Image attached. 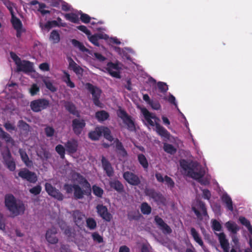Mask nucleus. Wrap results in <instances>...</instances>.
<instances>
[{
	"label": "nucleus",
	"instance_id": "28",
	"mask_svg": "<svg viewBox=\"0 0 252 252\" xmlns=\"http://www.w3.org/2000/svg\"><path fill=\"white\" fill-rule=\"evenodd\" d=\"M115 143L116 144V149L118 154L123 158L126 157L127 153L124 148L122 143L120 141L118 138L115 140Z\"/></svg>",
	"mask_w": 252,
	"mask_h": 252
},
{
	"label": "nucleus",
	"instance_id": "20",
	"mask_svg": "<svg viewBox=\"0 0 252 252\" xmlns=\"http://www.w3.org/2000/svg\"><path fill=\"white\" fill-rule=\"evenodd\" d=\"M64 147L68 154H73L77 151L78 142L75 139H71L64 144Z\"/></svg>",
	"mask_w": 252,
	"mask_h": 252
},
{
	"label": "nucleus",
	"instance_id": "7",
	"mask_svg": "<svg viewBox=\"0 0 252 252\" xmlns=\"http://www.w3.org/2000/svg\"><path fill=\"white\" fill-rule=\"evenodd\" d=\"M119 62L116 63L109 62L107 63L105 69L111 76L120 79L121 67L119 66Z\"/></svg>",
	"mask_w": 252,
	"mask_h": 252
},
{
	"label": "nucleus",
	"instance_id": "19",
	"mask_svg": "<svg viewBox=\"0 0 252 252\" xmlns=\"http://www.w3.org/2000/svg\"><path fill=\"white\" fill-rule=\"evenodd\" d=\"M57 233V229L54 227L47 230L45 235L46 240L50 244H56L58 242V238L56 235Z\"/></svg>",
	"mask_w": 252,
	"mask_h": 252
},
{
	"label": "nucleus",
	"instance_id": "39",
	"mask_svg": "<svg viewBox=\"0 0 252 252\" xmlns=\"http://www.w3.org/2000/svg\"><path fill=\"white\" fill-rule=\"evenodd\" d=\"M137 158L140 165L144 169H147L148 168L149 163L145 155L143 154H140L138 155Z\"/></svg>",
	"mask_w": 252,
	"mask_h": 252
},
{
	"label": "nucleus",
	"instance_id": "43",
	"mask_svg": "<svg viewBox=\"0 0 252 252\" xmlns=\"http://www.w3.org/2000/svg\"><path fill=\"white\" fill-rule=\"evenodd\" d=\"M63 73L64 76L63 77V81L66 83L67 86L70 88H74L75 87V84L71 81L69 74L65 71H64Z\"/></svg>",
	"mask_w": 252,
	"mask_h": 252
},
{
	"label": "nucleus",
	"instance_id": "22",
	"mask_svg": "<svg viewBox=\"0 0 252 252\" xmlns=\"http://www.w3.org/2000/svg\"><path fill=\"white\" fill-rule=\"evenodd\" d=\"M64 107L65 110L70 114L76 116L77 118L80 117V112L77 110L75 105L72 102L66 101L64 103Z\"/></svg>",
	"mask_w": 252,
	"mask_h": 252
},
{
	"label": "nucleus",
	"instance_id": "4",
	"mask_svg": "<svg viewBox=\"0 0 252 252\" xmlns=\"http://www.w3.org/2000/svg\"><path fill=\"white\" fill-rule=\"evenodd\" d=\"M117 115L122 120L124 124L126 126L128 130L129 131H135L136 130L134 121L125 110L119 109L117 111Z\"/></svg>",
	"mask_w": 252,
	"mask_h": 252
},
{
	"label": "nucleus",
	"instance_id": "44",
	"mask_svg": "<svg viewBox=\"0 0 252 252\" xmlns=\"http://www.w3.org/2000/svg\"><path fill=\"white\" fill-rule=\"evenodd\" d=\"M56 152L60 155L61 158L63 159L65 158L66 149L62 145L59 144L55 147Z\"/></svg>",
	"mask_w": 252,
	"mask_h": 252
},
{
	"label": "nucleus",
	"instance_id": "63",
	"mask_svg": "<svg viewBox=\"0 0 252 252\" xmlns=\"http://www.w3.org/2000/svg\"><path fill=\"white\" fill-rule=\"evenodd\" d=\"M77 29L78 30H80V31L83 32L84 33H85L87 35V36L88 35H91L90 31H89L85 26H84V25L78 26L77 27Z\"/></svg>",
	"mask_w": 252,
	"mask_h": 252
},
{
	"label": "nucleus",
	"instance_id": "14",
	"mask_svg": "<svg viewBox=\"0 0 252 252\" xmlns=\"http://www.w3.org/2000/svg\"><path fill=\"white\" fill-rule=\"evenodd\" d=\"M123 176L126 182L131 186H137L141 183L139 177L130 171L124 172Z\"/></svg>",
	"mask_w": 252,
	"mask_h": 252
},
{
	"label": "nucleus",
	"instance_id": "60",
	"mask_svg": "<svg viewBox=\"0 0 252 252\" xmlns=\"http://www.w3.org/2000/svg\"><path fill=\"white\" fill-rule=\"evenodd\" d=\"M164 181L166 182V183L168 187L170 188L171 189L174 187L175 183L171 178L166 175L164 177Z\"/></svg>",
	"mask_w": 252,
	"mask_h": 252
},
{
	"label": "nucleus",
	"instance_id": "13",
	"mask_svg": "<svg viewBox=\"0 0 252 252\" xmlns=\"http://www.w3.org/2000/svg\"><path fill=\"white\" fill-rule=\"evenodd\" d=\"M73 190V196L75 199H81L85 195L88 196L91 193V188H81L78 184H74Z\"/></svg>",
	"mask_w": 252,
	"mask_h": 252
},
{
	"label": "nucleus",
	"instance_id": "48",
	"mask_svg": "<svg viewBox=\"0 0 252 252\" xmlns=\"http://www.w3.org/2000/svg\"><path fill=\"white\" fill-rule=\"evenodd\" d=\"M163 149L165 152L170 154H173L176 152V149L172 145L167 143L164 144Z\"/></svg>",
	"mask_w": 252,
	"mask_h": 252
},
{
	"label": "nucleus",
	"instance_id": "17",
	"mask_svg": "<svg viewBox=\"0 0 252 252\" xmlns=\"http://www.w3.org/2000/svg\"><path fill=\"white\" fill-rule=\"evenodd\" d=\"M97 212L102 219L109 222L112 219V215L108 211L107 208L103 205H98L96 207Z\"/></svg>",
	"mask_w": 252,
	"mask_h": 252
},
{
	"label": "nucleus",
	"instance_id": "1",
	"mask_svg": "<svg viewBox=\"0 0 252 252\" xmlns=\"http://www.w3.org/2000/svg\"><path fill=\"white\" fill-rule=\"evenodd\" d=\"M180 164L182 168L187 171V176L197 181L201 184L206 185L202 178L205 174L204 169L197 162H189L185 159L181 160Z\"/></svg>",
	"mask_w": 252,
	"mask_h": 252
},
{
	"label": "nucleus",
	"instance_id": "11",
	"mask_svg": "<svg viewBox=\"0 0 252 252\" xmlns=\"http://www.w3.org/2000/svg\"><path fill=\"white\" fill-rule=\"evenodd\" d=\"M71 126L74 133L79 136L86 126V122L83 119H74L72 121Z\"/></svg>",
	"mask_w": 252,
	"mask_h": 252
},
{
	"label": "nucleus",
	"instance_id": "36",
	"mask_svg": "<svg viewBox=\"0 0 252 252\" xmlns=\"http://www.w3.org/2000/svg\"><path fill=\"white\" fill-rule=\"evenodd\" d=\"M49 39L53 44L58 43L60 41V35L57 30H53L50 34Z\"/></svg>",
	"mask_w": 252,
	"mask_h": 252
},
{
	"label": "nucleus",
	"instance_id": "54",
	"mask_svg": "<svg viewBox=\"0 0 252 252\" xmlns=\"http://www.w3.org/2000/svg\"><path fill=\"white\" fill-rule=\"evenodd\" d=\"M0 137L4 139L6 143H12L13 140L10 136V135L5 131H2V134L0 136Z\"/></svg>",
	"mask_w": 252,
	"mask_h": 252
},
{
	"label": "nucleus",
	"instance_id": "33",
	"mask_svg": "<svg viewBox=\"0 0 252 252\" xmlns=\"http://www.w3.org/2000/svg\"><path fill=\"white\" fill-rule=\"evenodd\" d=\"M190 234L191 236H192L194 240L201 247H203L204 246V243L203 242L201 239V238L200 237L198 233L196 230V229L192 227L190 229Z\"/></svg>",
	"mask_w": 252,
	"mask_h": 252
},
{
	"label": "nucleus",
	"instance_id": "29",
	"mask_svg": "<svg viewBox=\"0 0 252 252\" xmlns=\"http://www.w3.org/2000/svg\"><path fill=\"white\" fill-rule=\"evenodd\" d=\"M19 152L22 160L23 161L26 166L28 167H32L33 165L32 161L29 159V158L26 152L22 149H20Z\"/></svg>",
	"mask_w": 252,
	"mask_h": 252
},
{
	"label": "nucleus",
	"instance_id": "2",
	"mask_svg": "<svg viewBox=\"0 0 252 252\" xmlns=\"http://www.w3.org/2000/svg\"><path fill=\"white\" fill-rule=\"evenodd\" d=\"M5 205L9 212L14 216H17L24 213L25 207L22 202L17 201L11 194L5 196Z\"/></svg>",
	"mask_w": 252,
	"mask_h": 252
},
{
	"label": "nucleus",
	"instance_id": "62",
	"mask_svg": "<svg viewBox=\"0 0 252 252\" xmlns=\"http://www.w3.org/2000/svg\"><path fill=\"white\" fill-rule=\"evenodd\" d=\"M37 4H38L39 7L38 9V11H40L42 9H44V8L46 7V5L44 3H40L36 0H33L31 1V4L32 5H35Z\"/></svg>",
	"mask_w": 252,
	"mask_h": 252
},
{
	"label": "nucleus",
	"instance_id": "10",
	"mask_svg": "<svg viewBox=\"0 0 252 252\" xmlns=\"http://www.w3.org/2000/svg\"><path fill=\"white\" fill-rule=\"evenodd\" d=\"M45 189L49 195L58 200L62 201L64 199L63 194L59 189L53 187L50 183H46Z\"/></svg>",
	"mask_w": 252,
	"mask_h": 252
},
{
	"label": "nucleus",
	"instance_id": "50",
	"mask_svg": "<svg viewBox=\"0 0 252 252\" xmlns=\"http://www.w3.org/2000/svg\"><path fill=\"white\" fill-rule=\"evenodd\" d=\"M157 86L160 92L163 94L165 93L168 89L167 84L162 82H158Z\"/></svg>",
	"mask_w": 252,
	"mask_h": 252
},
{
	"label": "nucleus",
	"instance_id": "55",
	"mask_svg": "<svg viewBox=\"0 0 252 252\" xmlns=\"http://www.w3.org/2000/svg\"><path fill=\"white\" fill-rule=\"evenodd\" d=\"M39 91V88L37 86V85L36 84H33L32 85L30 89V93L32 96H34L37 94Z\"/></svg>",
	"mask_w": 252,
	"mask_h": 252
},
{
	"label": "nucleus",
	"instance_id": "41",
	"mask_svg": "<svg viewBox=\"0 0 252 252\" xmlns=\"http://www.w3.org/2000/svg\"><path fill=\"white\" fill-rule=\"evenodd\" d=\"M225 226L227 229L233 234H236L239 230V227L234 222L228 221L226 223Z\"/></svg>",
	"mask_w": 252,
	"mask_h": 252
},
{
	"label": "nucleus",
	"instance_id": "24",
	"mask_svg": "<svg viewBox=\"0 0 252 252\" xmlns=\"http://www.w3.org/2000/svg\"><path fill=\"white\" fill-rule=\"evenodd\" d=\"M101 163L107 176L109 177H112L114 174V170L110 162L104 156H102Z\"/></svg>",
	"mask_w": 252,
	"mask_h": 252
},
{
	"label": "nucleus",
	"instance_id": "21",
	"mask_svg": "<svg viewBox=\"0 0 252 252\" xmlns=\"http://www.w3.org/2000/svg\"><path fill=\"white\" fill-rule=\"evenodd\" d=\"M61 229L64 230V234L66 236L67 240L69 242H73L76 236L75 230L71 227L67 226L65 222L60 226Z\"/></svg>",
	"mask_w": 252,
	"mask_h": 252
},
{
	"label": "nucleus",
	"instance_id": "64",
	"mask_svg": "<svg viewBox=\"0 0 252 252\" xmlns=\"http://www.w3.org/2000/svg\"><path fill=\"white\" fill-rule=\"evenodd\" d=\"M60 252H73L69 248L68 245L62 244L60 249Z\"/></svg>",
	"mask_w": 252,
	"mask_h": 252
},
{
	"label": "nucleus",
	"instance_id": "46",
	"mask_svg": "<svg viewBox=\"0 0 252 252\" xmlns=\"http://www.w3.org/2000/svg\"><path fill=\"white\" fill-rule=\"evenodd\" d=\"M92 238L94 242L98 244L104 243L103 238L97 232H94L92 234Z\"/></svg>",
	"mask_w": 252,
	"mask_h": 252
},
{
	"label": "nucleus",
	"instance_id": "38",
	"mask_svg": "<svg viewBox=\"0 0 252 252\" xmlns=\"http://www.w3.org/2000/svg\"><path fill=\"white\" fill-rule=\"evenodd\" d=\"M11 22L13 28L15 29H21L23 27V25L21 20L16 17L14 14L11 16Z\"/></svg>",
	"mask_w": 252,
	"mask_h": 252
},
{
	"label": "nucleus",
	"instance_id": "3",
	"mask_svg": "<svg viewBox=\"0 0 252 252\" xmlns=\"http://www.w3.org/2000/svg\"><path fill=\"white\" fill-rule=\"evenodd\" d=\"M110 142L114 140V138L111 135L109 128L104 126H96L94 130L90 131L88 133L89 138L93 141L98 140L101 135Z\"/></svg>",
	"mask_w": 252,
	"mask_h": 252
},
{
	"label": "nucleus",
	"instance_id": "61",
	"mask_svg": "<svg viewBox=\"0 0 252 252\" xmlns=\"http://www.w3.org/2000/svg\"><path fill=\"white\" fill-rule=\"evenodd\" d=\"M74 184L72 185L66 183L63 185V189L67 193H71L74 189Z\"/></svg>",
	"mask_w": 252,
	"mask_h": 252
},
{
	"label": "nucleus",
	"instance_id": "47",
	"mask_svg": "<svg viewBox=\"0 0 252 252\" xmlns=\"http://www.w3.org/2000/svg\"><path fill=\"white\" fill-rule=\"evenodd\" d=\"M87 226L90 229H94L96 227V222L94 219L89 218L86 219Z\"/></svg>",
	"mask_w": 252,
	"mask_h": 252
},
{
	"label": "nucleus",
	"instance_id": "52",
	"mask_svg": "<svg viewBox=\"0 0 252 252\" xmlns=\"http://www.w3.org/2000/svg\"><path fill=\"white\" fill-rule=\"evenodd\" d=\"M42 188L40 185H37L30 189L29 191L31 193L34 195H38L41 191Z\"/></svg>",
	"mask_w": 252,
	"mask_h": 252
},
{
	"label": "nucleus",
	"instance_id": "35",
	"mask_svg": "<svg viewBox=\"0 0 252 252\" xmlns=\"http://www.w3.org/2000/svg\"><path fill=\"white\" fill-rule=\"evenodd\" d=\"M77 180L78 183L82 185L83 188H91L90 184L83 176L79 173H77Z\"/></svg>",
	"mask_w": 252,
	"mask_h": 252
},
{
	"label": "nucleus",
	"instance_id": "45",
	"mask_svg": "<svg viewBox=\"0 0 252 252\" xmlns=\"http://www.w3.org/2000/svg\"><path fill=\"white\" fill-rule=\"evenodd\" d=\"M93 193L99 198H101L103 194V190L96 185H94L92 187Z\"/></svg>",
	"mask_w": 252,
	"mask_h": 252
},
{
	"label": "nucleus",
	"instance_id": "9",
	"mask_svg": "<svg viewBox=\"0 0 252 252\" xmlns=\"http://www.w3.org/2000/svg\"><path fill=\"white\" fill-rule=\"evenodd\" d=\"M196 206H192L191 209L198 219L201 220L202 216H208L207 208L204 202L201 200H197Z\"/></svg>",
	"mask_w": 252,
	"mask_h": 252
},
{
	"label": "nucleus",
	"instance_id": "49",
	"mask_svg": "<svg viewBox=\"0 0 252 252\" xmlns=\"http://www.w3.org/2000/svg\"><path fill=\"white\" fill-rule=\"evenodd\" d=\"M141 215L138 211L132 212L128 215V219L129 220H138L141 218Z\"/></svg>",
	"mask_w": 252,
	"mask_h": 252
},
{
	"label": "nucleus",
	"instance_id": "30",
	"mask_svg": "<svg viewBox=\"0 0 252 252\" xmlns=\"http://www.w3.org/2000/svg\"><path fill=\"white\" fill-rule=\"evenodd\" d=\"M221 200L223 203L226 204L227 209L230 211H233V202L231 197L227 193H224L221 196Z\"/></svg>",
	"mask_w": 252,
	"mask_h": 252
},
{
	"label": "nucleus",
	"instance_id": "23",
	"mask_svg": "<svg viewBox=\"0 0 252 252\" xmlns=\"http://www.w3.org/2000/svg\"><path fill=\"white\" fill-rule=\"evenodd\" d=\"M142 112L145 120L151 126H155V123L152 121V119H154L155 121H159V118L156 117L155 115L150 113L146 108H143L142 110Z\"/></svg>",
	"mask_w": 252,
	"mask_h": 252
},
{
	"label": "nucleus",
	"instance_id": "8",
	"mask_svg": "<svg viewBox=\"0 0 252 252\" xmlns=\"http://www.w3.org/2000/svg\"><path fill=\"white\" fill-rule=\"evenodd\" d=\"M18 176L23 180H26L31 183H35L37 181L36 174L26 168L21 169L18 172Z\"/></svg>",
	"mask_w": 252,
	"mask_h": 252
},
{
	"label": "nucleus",
	"instance_id": "57",
	"mask_svg": "<svg viewBox=\"0 0 252 252\" xmlns=\"http://www.w3.org/2000/svg\"><path fill=\"white\" fill-rule=\"evenodd\" d=\"M212 228L215 231H220L221 230V225L218 220H214L212 221Z\"/></svg>",
	"mask_w": 252,
	"mask_h": 252
},
{
	"label": "nucleus",
	"instance_id": "12",
	"mask_svg": "<svg viewBox=\"0 0 252 252\" xmlns=\"http://www.w3.org/2000/svg\"><path fill=\"white\" fill-rule=\"evenodd\" d=\"M4 164L11 171H14L16 169V163L12 157L10 152L7 150L6 152L2 154Z\"/></svg>",
	"mask_w": 252,
	"mask_h": 252
},
{
	"label": "nucleus",
	"instance_id": "34",
	"mask_svg": "<svg viewBox=\"0 0 252 252\" xmlns=\"http://www.w3.org/2000/svg\"><path fill=\"white\" fill-rule=\"evenodd\" d=\"M66 26L65 23H61L59 24L58 21L56 20L52 21H48L44 25V27L45 29L47 30H50L52 28L57 27H64Z\"/></svg>",
	"mask_w": 252,
	"mask_h": 252
},
{
	"label": "nucleus",
	"instance_id": "37",
	"mask_svg": "<svg viewBox=\"0 0 252 252\" xmlns=\"http://www.w3.org/2000/svg\"><path fill=\"white\" fill-rule=\"evenodd\" d=\"M89 41L96 46H99V44L98 40L102 39V35L101 34H94V35H90L88 36Z\"/></svg>",
	"mask_w": 252,
	"mask_h": 252
},
{
	"label": "nucleus",
	"instance_id": "42",
	"mask_svg": "<svg viewBox=\"0 0 252 252\" xmlns=\"http://www.w3.org/2000/svg\"><path fill=\"white\" fill-rule=\"evenodd\" d=\"M140 210L143 215H148L151 214L152 208L148 203L145 202L141 203Z\"/></svg>",
	"mask_w": 252,
	"mask_h": 252
},
{
	"label": "nucleus",
	"instance_id": "59",
	"mask_svg": "<svg viewBox=\"0 0 252 252\" xmlns=\"http://www.w3.org/2000/svg\"><path fill=\"white\" fill-rule=\"evenodd\" d=\"M149 104L154 110H158L161 108V105L158 101L152 100Z\"/></svg>",
	"mask_w": 252,
	"mask_h": 252
},
{
	"label": "nucleus",
	"instance_id": "53",
	"mask_svg": "<svg viewBox=\"0 0 252 252\" xmlns=\"http://www.w3.org/2000/svg\"><path fill=\"white\" fill-rule=\"evenodd\" d=\"M44 131L47 137H52L55 133V129L52 126H47L44 129Z\"/></svg>",
	"mask_w": 252,
	"mask_h": 252
},
{
	"label": "nucleus",
	"instance_id": "31",
	"mask_svg": "<svg viewBox=\"0 0 252 252\" xmlns=\"http://www.w3.org/2000/svg\"><path fill=\"white\" fill-rule=\"evenodd\" d=\"M95 117L98 122H101L109 118V114L105 110H100L95 113Z\"/></svg>",
	"mask_w": 252,
	"mask_h": 252
},
{
	"label": "nucleus",
	"instance_id": "27",
	"mask_svg": "<svg viewBox=\"0 0 252 252\" xmlns=\"http://www.w3.org/2000/svg\"><path fill=\"white\" fill-rule=\"evenodd\" d=\"M219 240L221 248L224 252H228L229 249V244L224 233H220Z\"/></svg>",
	"mask_w": 252,
	"mask_h": 252
},
{
	"label": "nucleus",
	"instance_id": "25",
	"mask_svg": "<svg viewBox=\"0 0 252 252\" xmlns=\"http://www.w3.org/2000/svg\"><path fill=\"white\" fill-rule=\"evenodd\" d=\"M155 130L158 135L166 139L169 138L170 133L163 126L156 122H155Z\"/></svg>",
	"mask_w": 252,
	"mask_h": 252
},
{
	"label": "nucleus",
	"instance_id": "26",
	"mask_svg": "<svg viewBox=\"0 0 252 252\" xmlns=\"http://www.w3.org/2000/svg\"><path fill=\"white\" fill-rule=\"evenodd\" d=\"M109 186L111 188L114 189L119 193H122L124 191V187L123 184L118 180L114 179L109 182Z\"/></svg>",
	"mask_w": 252,
	"mask_h": 252
},
{
	"label": "nucleus",
	"instance_id": "6",
	"mask_svg": "<svg viewBox=\"0 0 252 252\" xmlns=\"http://www.w3.org/2000/svg\"><path fill=\"white\" fill-rule=\"evenodd\" d=\"M87 89L91 93L93 96V100L94 104L98 107H102V103L99 101L101 90L96 86L90 83L86 84Z\"/></svg>",
	"mask_w": 252,
	"mask_h": 252
},
{
	"label": "nucleus",
	"instance_id": "56",
	"mask_svg": "<svg viewBox=\"0 0 252 252\" xmlns=\"http://www.w3.org/2000/svg\"><path fill=\"white\" fill-rule=\"evenodd\" d=\"M159 228L162 230V232L165 234H169L172 232V229L170 226L165 223L162 226H160Z\"/></svg>",
	"mask_w": 252,
	"mask_h": 252
},
{
	"label": "nucleus",
	"instance_id": "5",
	"mask_svg": "<svg viewBox=\"0 0 252 252\" xmlns=\"http://www.w3.org/2000/svg\"><path fill=\"white\" fill-rule=\"evenodd\" d=\"M50 106V101L46 98H38L32 100L30 103L31 110L35 113L41 112Z\"/></svg>",
	"mask_w": 252,
	"mask_h": 252
},
{
	"label": "nucleus",
	"instance_id": "16",
	"mask_svg": "<svg viewBox=\"0 0 252 252\" xmlns=\"http://www.w3.org/2000/svg\"><path fill=\"white\" fill-rule=\"evenodd\" d=\"M146 194L152 198L157 204H164L165 199L159 192L156 191L154 189H149L146 190Z\"/></svg>",
	"mask_w": 252,
	"mask_h": 252
},
{
	"label": "nucleus",
	"instance_id": "58",
	"mask_svg": "<svg viewBox=\"0 0 252 252\" xmlns=\"http://www.w3.org/2000/svg\"><path fill=\"white\" fill-rule=\"evenodd\" d=\"M46 87L52 92H55L57 88L53 85V83L49 81H44Z\"/></svg>",
	"mask_w": 252,
	"mask_h": 252
},
{
	"label": "nucleus",
	"instance_id": "15",
	"mask_svg": "<svg viewBox=\"0 0 252 252\" xmlns=\"http://www.w3.org/2000/svg\"><path fill=\"white\" fill-rule=\"evenodd\" d=\"M73 220L78 227L81 228L84 224L85 215L79 210H74L70 212Z\"/></svg>",
	"mask_w": 252,
	"mask_h": 252
},
{
	"label": "nucleus",
	"instance_id": "51",
	"mask_svg": "<svg viewBox=\"0 0 252 252\" xmlns=\"http://www.w3.org/2000/svg\"><path fill=\"white\" fill-rule=\"evenodd\" d=\"M80 20L83 23H85V24H88L90 22L91 18L89 15H88L86 13H83L81 11L80 12Z\"/></svg>",
	"mask_w": 252,
	"mask_h": 252
},
{
	"label": "nucleus",
	"instance_id": "32",
	"mask_svg": "<svg viewBox=\"0 0 252 252\" xmlns=\"http://www.w3.org/2000/svg\"><path fill=\"white\" fill-rule=\"evenodd\" d=\"M66 20L75 24H79L80 19L78 15L74 13L63 14Z\"/></svg>",
	"mask_w": 252,
	"mask_h": 252
},
{
	"label": "nucleus",
	"instance_id": "18",
	"mask_svg": "<svg viewBox=\"0 0 252 252\" xmlns=\"http://www.w3.org/2000/svg\"><path fill=\"white\" fill-rule=\"evenodd\" d=\"M17 70L18 71H22L25 73L32 72L33 71V64L29 61H21L18 65Z\"/></svg>",
	"mask_w": 252,
	"mask_h": 252
},
{
	"label": "nucleus",
	"instance_id": "40",
	"mask_svg": "<svg viewBox=\"0 0 252 252\" xmlns=\"http://www.w3.org/2000/svg\"><path fill=\"white\" fill-rule=\"evenodd\" d=\"M71 42L74 47H77L81 51L83 52H89V50L86 48L82 43L77 40L73 39Z\"/></svg>",
	"mask_w": 252,
	"mask_h": 252
}]
</instances>
